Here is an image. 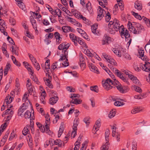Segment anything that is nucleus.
<instances>
[{"mask_svg": "<svg viewBox=\"0 0 150 150\" xmlns=\"http://www.w3.org/2000/svg\"><path fill=\"white\" fill-rule=\"evenodd\" d=\"M142 65L140 64L139 66L140 67H138L137 65H134V68L135 71H141V69H142Z\"/></svg>", "mask_w": 150, "mask_h": 150, "instance_id": "53", "label": "nucleus"}, {"mask_svg": "<svg viewBox=\"0 0 150 150\" xmlns=\"http://www.w3.org/2000/svg\"><path fill=\"white\" fill-rule=\"evenodd\" d=\"M24 110H23V109L21 108H19L18 110V115L22 117L23 116L22 113L24 112Z\"/></svg>", "mask_w": 150, "mask_h": 150, "instance_id": "59", "label": "nucleus"}, {"mask_svg": "<svg viewBox=\"0 0 150 150\" xmlns=\"http://www.w3.org/2000/svg\"><path fill=\"white\" fill-rule=\"evenodd\" d=\"M115 139L117 141L119 142L120 140V134L117 133H116V134L115 135Z\"/></svg>", "mask_w": 150, "mask_h": 150, "instance_id": "64", "label": "nucleus"}, {"mask_svg": "<svg viewBox=\"0 0 150 150\" xmlns=\"http://www.w3.org/2000/svg\"><path fill=\"white\" fill-rule=\"evenodd\" d=\"M79 123V121L78 120L75 119L74 120L73 125L72 126L73 129L77 130V126Z\"/></svg>", "mask_w": 150, "mask_h": 150, "instance_id": "39", "label": "nucleus"}, {"mask_svg": "<svg viewBox=\"0 0 150 150\" xmlns=\"http://www.w3.org/2000/svg\"><path fill=\"white\" fill-rule=\"evenodd\" d=\"M142 110V109L140 108H133L131 110V113L132 114H135Z\"/></svg>", "mask_w": 150, "mask_h": 150, "instance_id": "37", "label": "nucleus"}, {"mask_svg": "<svg viewBox=\"0 0 150 150\" xmlns=\"http://www.w3.org/2000/svg\"><path fill=\"white\" fill-rule=\"evenodd\" d=\"M82 102V100L77 98L72 99V100L71 102V103L75 104L76 105L81 104Z\"/></svg>", "mask_w": 150, "mask_h": 150, "instance_id": "35", "label": "nucleus"}, {"mask_svg": "<svg viewBox=\"0 0 150 150\" xmlns=\"http://www.w3.org/2000/svg\"><path fill=\"white\" fill-rule=\"evenodd\" d=\"M134 89L137 92L139 93H141L142 91L141 88L136 86H134Z\"/></svg>", "mask_w": 150, "mask_h": 150, "instance_id": "58", "label": "nucleus"}, {"mask_svg": "<svg viewBox=\"0 0 150 150\" xmlns=\"http://www.w3.org/2000/svg\"><path fill=\"white\" fill-rule=\"evenodd\" d=\"M39 133L38 132L35 133V141L36 142H37L38 141V140L39 138Z\"/></svg>", "mask_w": 150, "mask_h": 150, "instance_id": "62", "label": "nucleus"}, {"mask_svg": "<svg viewBox=\"0 0 150 150\" xmlns=\"http://www.w3.org/2000/svg\"><path fill=\"white\" fill-rule=\"evenodd\" d=\"M90 88L91 91H94L96 92L97 93L98 91V87L97 86H91Z\"/></svg>", "mask_w": 150, "mask_h": 150, "instance_id": "48", "label": "nucleus"}, {"mask_svg": "<svg viewBox=\"0 0 150 150\" xmlns=\"http://www.w3.org/2000/svg\"><path fill=\"white\" fill-rule=\"evenodd\" d=\"M58 100V98L57 96H54L50 98L49 100V103L52 105L56 103Z\"/></svg>", "mask_w": 150, "mask_h": 150, "instance_id": "19", "label": "nucleus"}, {"mask_svg": "<svg viewBox=\"0 0 150 150\" xmlns=\"http://www.w3.org/2000/svg\"><path fill=\"white\" fill-rule=\"evenodd\" d=\"M145 58V64H144L143 66H142V70L144 71L148 72H150V63L148 62V59L147 57H144V59Z\"/></svg>", "mask_w": 150, "mask_h": 150, "instance_id": "8", "label": "nucleus"}, {"mask_svg": "<svg viewBox=\"0 0 150 150\" xmlns=\"http://www.w3.org/2000/svg\"><path fill=\"white\" fill-rule=\"evenodd\" d=\"M34 119H30V128H31V130L32 133H33V131H34V122L33 120Z\"/></svg>", "mask_w": 150, "mask_h": 150, "instance_id": "41", "label": "nucleus"}, {"mask_svg": "<svg viewBox=\"0 0 150 150\" xmlns=\"http://www.w3.org/2000/svg\"><path fill=\"white\" fill-rule=\"evenodd\" d=\"M97 12L98 15L97 20L98 21H100L106 13V11L102 8L100 6L98 7L97 10Z\"/></svg>", "mask_w": 150, "mask_h": 150, "instance_id": "7", "label": "nucleus"}, {"mask_svg": "<svg viewBox=\"0 0 150 150\" xmlns=\"http://www.w3.org/2000/svg\"><path fill=\"white\" fill-rule=\"evenodd\" d=\"M70 46L69 43H67L66 42H64L60 44L58 47V49L59 50H62V53H65L67 54L68 53V48Z\"/></svg>", "mask_w": 150, "mask_h": 150, "instance_id": "5", "label": "nucleus"}, {"mask_svg": "<svg viewBox=\"0 0 150 150\" xmlns=\"http://www.w3.org/2000/svg\"><path fill=\"white\" fill-rule=\"evenodd\" d=\"M16 1L18 2V6L22 10H23L25 8L24 4L21 2V0H16Z\"/></svg>", "mask_w": 150, "mask_h": 150, "instance_id": "38", "label": "nucleus"}, {"mask_svg": "<svg viewBox=\"0 0 150 150\" xmlns=\"http://www.w3.org/2000/svg\"><path fill=\"white\" fill-rule=\"evenodd\" d=\"M127 25L129 30L135 34L140 33L144 28L143 26L138 23L134 22L132 24L129 22Z\"/></svg>", "mask_w": 150, "mask_h": 150, "instance_id": "1", "label": "nucleus"}, {"mask_svg": "<svg viewBox=\"0 0 150 150\" xmlns=\"http://www.w3.org/2000/svg\"><path fill=\"white\" fill-rule=\"evenodd\" d=\"M13 113V111L12 109H7L4 111L2 115V117H4L5 115H10L12 117Z\"/></svg>", "mask_w": 150, "mask_h": 150, "instance_id": "22", "label": "nucleus"}, {"mask_svg": "<svg viewBox=\"0 0 150 150\" xmlns=\"http://www.w3.org/2000/svg\"><path fill=\"white\" fill-rule=\"evenodd\" d=\"M134 7L138 10H141L142 7V3L139 1H137L134 3Z\"/></svg>", "mask_w": 150, "mask_h": 150, "instance_id": "28", "label": "nucleus"}, {"mask_svg": "<svg viewBox=\"0 0 150 150\" xmlns=\"http://www.w3.org/2000/svg\"><path fill=\"white\" fill-rule=\"evenodd\" d=\"M62 66L61 63L57 62H55L53 63L51 66V68L53 70L56 69L60 68Z\"/></svg>", "mask_w": 150, "mask_h": 150, "instance_id": "20", "label": "nucleus"}, {"mask_svg": "<svg viewBox=\"0 0 150 150\" xmlns=\"http://www.w3.org/2000/svg\"><path fill=\"white\" fill-rule=\"evenodd\" d=\"M46 96V94L45 90H43V91L42 92L40 96V101L43 104H45V97Z\"/></svg>", "mask_w": 150, "mask_h": 150, "instance_id": "29", "label": "nucleus"}, {"mask_svg": "<svg viewBox=\"0 0 150 150\" xmlns=\"http://www.w3.org/2000/svg\"><path fill=\"white\" fill-rule=\"evenodd\" d=\"M119 32L122 38H125L126 40H127L126 39L130 37V35L129 31L127 29L125 30L124 26L121 27Z\"/></svg>", "mask_w": 150, "mask_h": 150, "instance_id": "6", "label": "nucleus"}, {"mask_svg": "<svg viewBox=\"0 0 150 150\" xmlns=\"http://www.w3.org/2000/svg\"><path fill=\"white\" fill-rule=\"evenodd\" d=\"M16 135V133L14 130H13L12 132L11 133L10 136L9 138V140H11L13 139L14 137H15Z\"/></svg>", "mask_w": 150, "mask_h": 150, "instance_id": "54", "label": "nucleus"}, {"mask_svg": "<svg viewBox=\"0 0 150 150\" xmlns=\"http://www.w3.org/2000/svg\"><path fill=\"white\" fill-rule=\"evenodd\" d=\"M122 55H123L124 57L127 60H130L131 59L130 55L127 53H126L125 54L123 53V54Z\"/></svg>", "mask_w": 150, "mask_h": 150, "instance_id": "60", "label": "nucleus"}, {"mask_svg": "<svg viewBox=\"0 0 150 150\" xmlns=\"http://www.w3.org/2000/svg\"><path fill=\"white\" fill-rule=\"evenodd\" d=\"M116 87L120 92L122 93H124L126 92L127 90L126 89V88L122 87L121 85H117Z\"/></svg>", "mask_w": 150, "mask_h": 150, "instance_id": "31", "label": "nucleus"}, {"mask_svg": "<svg viewBox=\"0 0 150 150\" xmlns=\"http://www.w3.org/2000/svg\"><path fill=\"white\" fill-rule=\"evenodd\" d=\"M10 50L13 54H15L17 56L18 55V47H14L12 46L11 47Z\"/></svg>", "mask_w": 150, "mask_h": 150, "instance_id": "30", "label": "nucleus"}, {"mask_svg": "<svg viewBox=\"0 0 150 150\" xmlns=\"http://www.w3.org/2000/svg\"><path fill=\"white\" fill-rule=\"evenodd\" d=\"M30 129H31V128H30V126L29 125H26L22 131L23 134L25 136L29 132Z\"/></svg>", "mask_w": 150, "mask_h": 150, "instance_id": "33", "label": "nucleus"}, {"mask_svg": "<svg viewBox=\"0 0 150 150\" xmlns=\"http://www.w3.org/2000/svg\"><path fill=\"white\" fill-rule=\"evenodd\" d=\"M116 125H115L113 126H111V129H112V136L113 137H115L116 134Z\"/></svg>", "mask_w": 150, "mask_h": 150, "instance_id": "44", "label": "nucleus"}, {"mask_svg": "<svg viewBox=\"0 0 150 150\" xmlns=\"http://www.w3.org/2000/svg\"><path fill=\"white\" fill-rule=\"evenodd\" d=\"M62 29L63 31L65 33L70 32H74L75 31V30L73 28L70 26H62Z\"/></svg>", "mask_w": 150, "mask_h": 150, "instance_id": "14", "label": "nucleus"}, {"mask_svg": "<svg viewBox=\"0 0 150 150\" xmlns=\"http://www.w3.org/2000/svg\"><path fill=\"white\" fill-rule=\"evenodd\" d=\"M62 142L59 139H56L54 141V144L60 147L62 146Z\"/></svg>", "mask_w": 150, "mask_h": 150, "instance_id": "43", "label": "nucleus"}, {"mask_svg": "<svg viewBox=\"0 0 150 150\" xmlns=\"http://www.w3.org/2000/svg\"><path fill=\"white\" fill-rule=\"evenodd\" d=\"M101 0H99L98 1L99 2V5L101 6L103 8H105L107 10H108V8L106 7V5H107L108 4L107 2L106 3H104Z\"/></svg>", "mask_w": 150, "mask_h": 150, "instance_id": "45", "label": "nucleus"}, {"mask_svg": "<svg viewBox=\"0 0 150 150\" xmlns=\"http://www.w3.org/2000/svg\"><path fill=\"white\" fill-rule=\"evenodd\" d=\"M27 88L28 91V94L31 95L32 94V92H33L34 87H33V86H32Z\"/></svg>", "mask_w": 150, "mask_h": 150, "instance_id": "57", "label": "nucleus"}, {"mask_svg": "<svg viewBox=\"0 0 150 150\" xmlns=\"http://www.w3.org/2000/svg\"><path fill=\"white\" fill-rule=\"evenodd\" d=\"M71 12L75 17L77 18H79L78 17L80 16V14L77 13L76 10L72 11Z\"/></svg>", "mask_w": 150, "mask_h": 150, "instance_id": "61", "label": "nucleus"}, {"mask_svg": "<svg viewBox=\"0 0 150 150\" xmlns=\"http://www.w3.org/2000/svg\"><path fill=\"white\" fill-rule=\"evenodd\" d=\"M13 97L14 96L13 95H12L11 96L9 95H7L5 98L4 104H8L11 103L12 101Z\"/></svg>", "mask_w": 150, "mask_h": 150, "instance_id": "16", "label": "nucleus"}, {"mask_svg": "<svg viewBox=\"0 0 150 150\" xmlns=\"http://www.w3.org/2000/svg\"><path fill=\"white\" fill-rule=\"evenodd\" d=\"M100 126V120H98L96 122V124L94 126L93 129H95V133L98 131Z\"/></svg>", "mask_w": 150, "mask_h": 150, "instance_id": "24", "label": "nucleus"}, {"mask_svg": "<svg viewBox=\"0 0 150 150\" xmlns=\"http://www.w3.org/2000/svg\"><path fill=\"white\" fill-rule=\"evenodd\" d=\"M105 14V21L106 22H108L111 18L109 12H108L106 13Z\"/></svg>", "mask_w": 150, "mask_h": 150, "instance_id": "47", "label": "nucleus"}, {"mask_svg": "<svg viewBox=\"0 0 150 150\" xmlns=\"http://www.w3.org/2000/svg\"><path fill=\"white\" fill-rule=\"evenodd\" d=\"M116 110L115 109H113L111 110L108 115V117L110 118H112L116 114Z\"/></svg>", "mask_w": 150, "mask_h": 150, "instance_id": "40", "label": "nucleus"}, {"mask_svg": "<svg viewBox=\"0 0 150 150\" xmlns=\"http://www.w3.org/2000/svg\"><path fill=\"white\" fill-rule=\"evenodd\" d=\"M108 62L110 64L108 65L109 67L111 69L114 70L115 68H114L113 66H116L117 65L116 61L113 59L111 58Z\"/></svg>", "mask_w": 150, "mask_h": 150, "instance_id": "13", "label": "nucleus"}, {"mask_svg": "<svg viewBox=\"0 0 150 150\" xmlns=\"http://www.w3.org/2000/svg\"><path fill=\"white\" fill-rule=\"evenodd\" d=\"M66 18L68 22L77 27H81L82 25L81 24L76 21L75 19L68 16H67Z\"/></svg>", "mask_w": 150, "mask_h": 150, "instance_id": "11", "label": "nucleus"}, {"mask_svg": "<svg viewBox=\"0 0 150 150\" xmlns=\"http://www.w3.org/2000/svg\"><path fill=\"white\" fill-rule=\"evenodd\" d=\"M110 134L109 130L107 129L105 133V138L106 142L105 144L103 146L101 150H108V149L109 147V141Z\"/></svg>", "mask_w": 150, "mask_h": 150, "instance_id": "2", "label": "nucleus"}, {"mask_svg": "<svg viewBox=\"0 0 150 150\" xmlns=\"http://www.w3.org/2000/svg\"><path fill=\"white\" fill-rule=\"evenodd\" d=\"M112 51L117 56L121 57L123 54V50L122 48H113Z\"/></svg>", "mask_w": 150, "mask_h": 150, "instance_id": "10", "label": "nucleus"}, {"mask_svg": "<svg viewBox=\"0 0 150 150\" xmlns=\"http://www.w3.org/2000/svg\"><path fill=\"white\" fill-rule=\"evenodd\" d=\"M31 78L32 79L33 81L35 83H36L37 84H38L39 83V82L38 81V78L34 76L33 75V74L32 75H31Z\"/></svg>", "mask_w": 150, "mask_h": 150, "instance_id": "50", "label": "nucleus"}, {"mask_svg": "<svg viewBox=\"0 0 150 150\" xmlns=\"http://www.w3.org/2000/svg\"><path fill=\"white\" fill-rule=\"evenodd\" d=\"M11 66L10 64L7 62L4 70V74L5 76L7 74L8 72L10 69Z\"/></svg>", "mask_w": 150, "mask_h": 150, "instance_id": "36", "label": "nucleus"}, {"mask_svg": "<svg viewBox=\"0 0 150 150\" xmlns=\"http://www.w3.org/2000/svg\"><path fill=\"white\" fill-rule=\"evenodd\" d=\"M30 59L33 64L35 68L38 71L40 69V66L38 63L37 62L36 59L34 58L33 55L31 54H28Z\"/></svg>", "mask_w": 150, "mask_h": 150, "instance_id": "9", "label": "nucleus"}, {"mask_svg": "<svg viewBox=\"0 0 150 150\" xmlns=\"http://www.w3.org/2000/svg\"><path fill=\"white\" fill-rule=\"evenodd\" d=\"M28 103H23L22 105V106L21 108L23 110H25L27 109L29 106Z\"/></svg>", "mask_w": 150, "mask_h": 150, "instance_id": "55", "label": "nucleus"}, {"mask_svg": "<svg viewBox=\"0 0 150 150\" xmlns=\"http://www.w3.org/2000/svg\"><path fill=\"white\" fill-rule=\"evenodd\" d=\"M113 81L110 79H108L104 81V82L102 81L103 86L105 89L106 90H108L112 89V85H113Z\"/></svg>", "mask_w": 150, "mask_h": 150, "instance_id": "4", "label": "nucleus"}, {"mask_svg": "<svg viewBox=\"0 0 150 150\" xmlns=\"http://www.w3.org/2000/svg\"><path fill=\"white\" fill-rule=\"evenodd\" d=\"M102 55L103 56L104 58L106 60L107 62L110 60V59L111 58L110 56L108 55L105 53H103Z\"/></svg>", "mask_w": 150, "mask_h": 150, "instance_id": "49", "label": "nucleus"}, {"mask_svg": "<svg viewBox=\"0 0 150 150\" xmlns=\"http://www.w3.org/2000/svg\"><path fill=\"white\" fill-rule=\"evenodd\" d=\"M45 128L46 130V133L50 134V130H49V126L50 124V121H47L46 122H45Z\"/></svg>", "mask_w": 150, "mask_h": 150, "instance_id": "32", "label": "nucleus"}, {"mask_svg": "<svg viewBox=\"0 0 150 150\" xmlns=\"http://www.w3.org/2000/svg\"><path fill=\"white\" fill-rule=\"evenodd\" d=\"M7 126V123H4L3 124L1 125L0 127V129H1V130L3 132L4 130L6 128V127Z\"/></svg>", "mask_w": 150, "mask_h": 150, "instance_id": "63", "label": "nucleus"}, {"mask_svg": "<svg viewBox=\"0 0 150 150\" xmlns=\"http://www.w3.org/2000/svg\"><path fill=\"white\" fill-rule=\"evenodd\" d=\"M69 37L70 39L74 42V45L75 46H77V40L78 37L72 33H71L69 34Z\"/></svg>", "mask_w": 150, "mask_h": 150, "instance_id": "21", "label": "nucleus"}, {"mask_svg": "<svg viewBox=\"0 0 150 150\" xmlns=\"http://www.w3.org/2000/svg\"><path fill=\"white\" fill-rule=\"evenodd\" d=\"M63 54L62 56H60V58L59 59V61H61L64 60L65 59L66 60H67V58H68V53H67V54H66L65 53H63Z\"/></svg>", "mask_w": 150, "mask_h": 150, "instance_id": "42", "label": "nucleus"}, {"mask_svg": "<svg viewBox=\"0 0 150 150\" xmlns=\"http://www.w3.org/2000/svg\"><path fill=\"white\" fill-rule=\"evenodd\" d=\"M113 25V28L116 31H119L120 28L122 26H124L123 25H120V22L117 19L115 18L113 21H110L108 25Z\"/></svg>", "mask_w": 150, "mask_h": 150, "instance_id": "3", "label": "nucleus"}, {"mask_svg": "<svg viewBox=\"0 0 150 150\" xmlns=\"http://www.w3.org/2000/svg\"><path fill=\"white\" fill-rule=\"evenodd\" d=\"M87 142L86 141H85L82 144V146L81 148V150H86L87 146Z\"/></svg>", "mask_w": 150, "mask_h": 150, "instance_id": "56", "label": "nucleus"}, {"mask_svg": "<svg viewBox=\"0 0 150 150\" xmlns=\"http://www.w3.org/2000/svg\"><path fill=\"white\" fill-rule=\"evenodd\" d=\"M88 66L91 71L97 74H98L99 73V71L98 69L92 63H89L88 64Z\"/></svg>", "mask_w": 150, "mask_h": 150, "instance_id": "15", "label": "nucleus"}, {"mask_svg": "<svg viewBox=\"0 0 150 150\" xmlns=\"http://www.w3.org/2000/svg\"><path fill=\"white\" fill-rule=\"evenodd\" d=\"M29 96L28 94L25 93L23 97L22 98V101L23 102L25 103H28V104H30V106L32 105V104L30 102V101L28 100V97Z\"/></svg>", "mask_w": 150, "mask_h": 150, "instance_id": "27", "label": "nucleus"}, {"mask_svg": "<svg viewBox=\"0 0 150 150\" xmlns=\"http://www.w3.org/2000/svg\"><path fill=\"white\" fill-rule=\"evenodd\" d=\"M125 104V103L123 102H121L119 101H116L114 103V105L117 106H122Z\"/></svg>", "mask_w": 150, "mask_h": 150, "instance_id": "51", "label": "nucleus"}, {"mask_svg": "<svg viewBox=\"0 0 150 150\" xmlns=\"http://www.w3.org/2000/svg\"><path fill=\"white\" fill-rule=\"evenodd\" d=\"M98 25L97 24H94L91 27V30L92 33L95 35H98L99 32L97 30V28Z\"/></svg>", "mask_w": 150, "mask_h": 150, "instance_id": "23", "label": "nucleus"}, {"mask_svg": "<svg viewBox=\"0 0 150 150\" xmlns=\"http://www.w3.org/2000/svg\"><path fill=\"white\" fill-rule=\"evenodd\" d=\"M79 57L80 62H85L84 57L81 53H79Z\"/></svg>", "mask_w": 150, "mask_h": 150, "instance_id": "52", "label": "nucleus"}, {"mask_svg": "<svg viewBox=\"0 0 150 150\" xmlns=\"http://www.w3.org/2000/svg\"><path fill=\"white\" fill-rule=\"evenodd\" d=\"M114 69L115 70V74L118 77L121 79L122 78H123V76L121 72H120L118 70L116 69Z\"/></svg>", "mask_w": 150, "mask_h": 150, "instance_id": "46", "label": "nucleus"}, {"mask_svg": "<svg viewBox=\"0 0 150 150\" xmlns=\"http://www.w3.org/2000/svg\"><path fill=\"white\" fill-rule=\"evenodd\" d=\"M55 38L56 39L57 44H60L62 40V38L60 36V34L58 32H55L54 34Z\"/></svg>", "mask_w": 150, "mask_h": 150, "instance_id": "18", "label": "nucleus"}, {"mask_svg": "<svg viewBox=\"0 0 150 150\" xmlns=\"http://www.w3.org/2000/svg\"><path fill=\"white\" fill-rule=\"evenodd\" d=\"M24 117L26 119H34L35 117L33 112L31 113L30 111H27L24 115Z\"/></svg>", "mask_w": 150, "mask_h": 150, "instance_id": "17", "label": "nucleus"}, {"mask_svg": "<svg viewBox=\"0 0 150 150\" xmlns=\"http://www.w3.org/2000/svg\"><path fill=\"white\" fill-rule=\"evenodd\" d=\"M43 79L46 85L47 86L50 88H53V85L52 84L51 81H50L51 79H47V78L45 77L43 78Z\"/></svg>", "mask_w": 150, "mask_h": 150, "instance_id": "26", "label": "nucleus"}, {"mask_svg": "<svg viewBox=\"0 0 150 150\" xmlns=\"http://www.w3.org/2000/svg\"><path fill=\"white\" fill-rule=\"evenodd\" d=\"M53 12V14L54 15V16L57 15L59 17H60L61 15L62 12L61 10L57 8Z\"/></svg>", "mask_w": 150, "mask_h": 150, "instance_id": "34", "label": "nucleus"}, {"mask_svg": "<svg viewBox=\"0 0 150 150\" xmlns=\"http://www.w3.org/2000/svg\"><path fill=\"white\" fill-rule=\"evenodd\" d=\"M30 21L32 25L33 28L35 30V31H38L37 29V25L35 20L34 19L33 16H30Z\"/></svg>", "mask_w": 150, "mask_h": 150, "instance_id": "25", "label": "nucleus"}, {"mask_svg": "<svg viewBox=\"0 0 150 150\" xmlns=\"http://www.w3.org/2000/svg\"><path fill=\"white\" fill-rule=\"evenodd\" d=\"M111 42V38L106 35H104L102 40L103 45H108Z\"/></svg>", "mask_w": 150, "mask_h": 150, "instance_id": "12", "label": "nucleus"}]
</instances>
